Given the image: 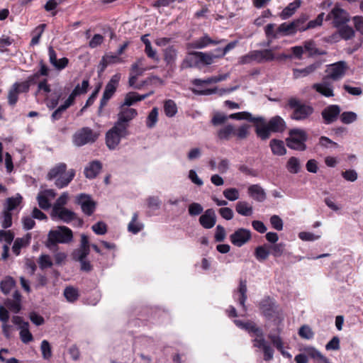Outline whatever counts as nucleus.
I'll return each instance as SVG.
<instances>
[{
  "mask_svg": "<svg viewBox=\"0 0 363 363\" xmlns=\"http://www.w3.org/2000/svg\"><path fill=\"white\" fill-rule=\"evenodd\" d=\"M275 24L269 23L264 27L265 35L267 38L277 39L281 36H293L296 34L294 24L291 22H284L280 24L274 30Z\"/></svg>",
  "mask_w": 363,
  "mask_h": 363,
  "instance_id": "nucleus-6",
  "label": "nucleus"
},
{
  "mask_svg": "<svg viewBox=\"0 0 363 363\" xmlns=\"http://www.w3.org/2000/svg\"><path fill=\"white\" fill-rule=\"evenodd\" d=\"M3 220L1 226L4 229H7L12 225V213L4 208L2 212Z\"/></svg>",
  "mask_w": 363,
  "mask_h": 363,
  "instance_id": "nucleus-61",
  "label": "nucleus"
},
{
  "mask_svg": "<svg viewBox=\"0 0 363 363\" xmlns=\"http://www.w3.org/2000/svg\"><path fill=\"white\" fill-rule=\"evenodd\" d=\"M269 147L272 152L274 155L283 156L286 154V149L282 140L279 139H272L269 142Z\"/></svg>",
  "mask_w": 363,
  "mask_h": 363,
  "instance_id": "nucleus-28",
  "label": "nucleus"
},
{
  "mask_svg": "<svg viewBox=\"0 0 363 363\" xmlns=\"http://www.w3.org/2000/svg\"><path fill=\"white\" fill-rule=\"evenodd\" d=\"M252 238L251 231L248 229L240 228L230 235L231 243L238 247H242Z\"/></svg>",
  "mask_w": 363,
  "mask_h": 363,
  "instance_id": "nucleus-11",
  "label": "nucleus"
},
{
  "mask_svg": "<svg viewBox=\"0 0 363 363\" xmlns=\"http://www.w3.org/2000/svg\"><path fill=\"white\" fill-rule=\"evenodd\" d=\"M19 335L21 341L25 344H28L33 340V336L29 330V327L22 328L20 330Z\"/></svg>",
  "mask_w": 363,
  "mask_h": 363,
  "instance_id": "nucleus-63",
  "label": "nucleus"
},
{
  "mask_svg": "<svg viewBox=\"0 0 363 363\" xmlns=\"http://www.w3.org/2000/svg\"><path fill=\"white\" fill-rule=\"evenodd\" d=\"M346 68L347 64L345 61H339L332 64L327 69L328 77L333 80H337L345 74Z\"/></svg>",
  "mask_w": 363,
  "mask_h": 363,
  "instance_id": "nucleus-15",
  "label": "nucleus"
},
{
  "mask_svg": "<svg viewBox=\"0 0 363 363\" xmlns=\"http://www.w3.org/2000/svg\"><path fill=\"white\" fill-rule=\"evenodd\" d=\"M288 106L293 109L291 118L295 121H303L308 118L314 111L311 106L304 104L296 98H291L288 101Z\"/></svg>",
  "mask_w": 363,
  "mask_h": 363,
  "instance_id": "nucleus-5",
  "label": "nucleus"
},
{
  "mask_svg": "<svg viewBox=\"0 0 363 363\" xmlns=\"http://www.w3.org/2000/svg\"><path fill=\"white\" fill-rule=\"evenodd\" d=\"M102 169V163L99 160L90 162L84 170L86 178L92 179L97 177Z\"/></svg>",
  "mask_w": 363,
  "mask_h": 363,
  "instance_id": "nucleus-18",
  "label": "nucleus"
},
{
  "mask_svg": "<svg viewBox=\"0 0 363 363\" xmlns=\"http://www.w3.org/2000/svg\"><path fill=\"white\" fill-rule=\"evenodd\" d=\"M46 26H47L45 23L40 24L32 31L33 37L30 43V46H34L39 43L41 35L43 33Z\"/></svg>",
  "mask_w": 363,
  "mask_h": 363,
  "instance_id": "nucleus-41",
  "label": "nucleus"
},
{
  "mask_svg": "<svg viewBox=\"0 0 363 363\" xmlns=\"http://www.w3.org/2000/svg\"><path fill=\"white\" fill-rule=\"evenodd\" d=\"M67 199L68 194L67 192L62 193L60 195V196L56 200L52 207V212H53V213H56L57 210L64 208L63 206L67 203Z\"/></svg>",
  "mask_w": 363,
  "mask_h": 363,
  "instance_id": "nucleus-55",
  "label": "nucleus"
},
{
  "mask_svg": "<svg viewBox=\"0 0 363 363\" xmlns=\"http://www.w3.org/2000/svg\"><path fill=\"white\" fill-rule=\"evenodd\" d=\"M320 66V62H315L305 68L303 69H293V75L294 78H299L302 77H306L311 73L313 72Z\"/></svg>",
  "mask_w": 363,
  "mask_h": 363,
  "instance_id": "nucleus-27",
  "label": "nucleus"
},
{
  "mask_svg": "<svg viewBox=\"0 0 363 363\" xmlns=\"http://www.w3.org/2000/svg\"><path fill=\"white\" fill-rule=\"evenodd\" d=\"M340 121L344 124H350L357 119V115L352 111H344L340 113Z\"/></svg>",
  "mask_w": 363,
  "mask_h": 363,
  "instance_id": "nucleus-53",
  "label": "nucleus"
},
{
  "mask_svg": "<svg viewBox=\"0 0 363 363\" xmlns=\"http://www.w3.org/2000/svg\"><path fill=\"white\" fill-rule=\"evenodd\" d=\"M308 135L304 130L293 128L289 132V137L286 139V144L291 150L304 151L307 148L306 145Z\"/></svg>",
  "mask_w": 363,
  "mask_h": 363,
  "instance_id": "nucleus-4",
  "label": "nucleus"
},
{
  "mask_svg": "<svg viewBox=\"0 0 363 363\" xmlns=\"http://www.w3.org/2000/svg\"><path fill=\"white\" fill-rule=\"evenodd\" d=\"M217 217L213 208L206 209L199 217V224L205 229H211L216 223Z\"/></svg>",
  "mask_w": 363,
  "mask_h": 363,
  "instance_id": "nucleus-13",
  "label": "nucleus"
},
{
  "mask_svg": "<svg viewBox=\"0 0 363 363\" xmlns=\"http://www.w3.org/2000/svg\"><path fill=\"white\" fill-rule=\"evenodd\" d=\"M237 291L239 293L240 296L238 298V303L240 306L242 307V311L246 313L247 311V308L245 305L246 300L247 298V281L245 279H240L239 286L238 287Z\"/></svg>",
  "mask_w": 363,
  "mask_h": 363,
  "instance_id": "nucleus-22",
  "label": "nucleus"
},
{
  "mask_svg": "<svg viewBox=\"0 0 363 363\" xmlns=\"http://www.w3.org/2000/svg\"><path fill=\"white\" fill-rule=\"evenodd\" d=\"M76 203L81 206L82 212L88 216H91L96 207V203L89 194L82 193L76 198Z\"/></svg>",
  "mask_w": 363,
  "mask_h": 363,
  "instance_id": "nucleus-10",
  "label": "nucleus"
},
{
  "mask_svg": "<svg viewBox=\"0 0 363 363\" xmlns=\"http://www.w3.org/2000/svg\"><path fill=\"white\" fill-rule=\"evenodd\" d=\"M286 244L284 242L275 243L274 245H269V249L270 250L271 255L274 257H280L284 255Z\"/></svg>",
  "mask_w": 363,
  "mask_h": 363,
  "instance_id": "nucleus-47",
  "label": "nucleus"
},
{
  "mask_svg": "<svg viewBox=\"0 0 363 363\" xmlns=\"http://www.w3.org/2000/svg\"><path fill=\"white\" fill-rule=\"evenodd\" d=\"M226 237L225 229L223 226L218 225L216 228L214 239L216 242H221L224 241Z\"/></svg>",
  "mask_w": 363,
  "mask_h": 363,
  "instance_id": "nucleus-64",
  "label": "nucleus"
},
{
  "mask_svg": "<svg viewBox=\"0 0 363 363\" xmlns=\"http://www.w3.org/2000/svg\"><path fill=\"white\" fill-rule=\"evenodd\" d=\"M121 111L118 114V120L115 122L125 130H128L129 123L138 116V111L133 108H120Z\"/></svg>",
  "mask_w": 363,
  "mask_h": 363,
  "instance_id": "nucleus-9",
  "label": "nucleus"
},
{
  "mask_svg": "<svg viewBox=\"0 0 363 363\" xmlns=\"http://www.w3.org/2000/svg\"><path fill=\"white\" fill-rule=\"evenodd\" d=\"M247 193L250 197L258 202H263L267 195L262 186L259 184H252L247 189Z\"/></svg>",
  "mask_w": 363,
  "mask_h": 363,
  "instance_id": "nucleus-19",
  "label": "nucleus"
},
{
  "mask_svg": "<svg viewBox=\"0 0 363 363\" xmlns=\"http://www.w3.org/2000/svg\"><path fill=\"white\" fill-rule=\"evenodd\" d=\"M313 89L326 97L334 96L333 86L329 83H317L313 85Z\"/></svg>",
  "mask_w": 363,
  "mask_h": 363,
  "instance_id": "nucleus-32",
  "label": "nucleus"
},
{
  "mask_svg": "<svg viewBox=\"0 0 363 363\" xmlns=\"http://www.w3.org/2000/svg\"><path fill=\"white\" fill-rule=\"evenodd\" d=\"M75 174L76 172L74 169H69L66 175H61L55 180V186L59 189L67 186L72 181Z\"/></svg>",
  "mask_w": 363,
  "mask_h": 363,
  "instance_id": "nucleus-30",
  "label": "nucleus"
},
{
  "mask_svg": "<svg viewBox=\"0 0 363 363\" xmlns=\"http://www.w3.org/2000/svg\"><path fill=\"white\" fill-rule=\"evenodd\" d=\"M224 41V39L220 40H213L207 34H205L203 36L199 38L198 40L189 43V47L194 49H202L210 44L217 45Z\"/></svg>",
  "mask_w": 363,
  "mask_h": 363,
  "instance_id": "nucleus-17",
  "label": "nucleus"
},
{
  "mask_svg": "<svg viewBox=\"0 0 363 363\" xmlns=\"http://www.w3.org/2000/svg\"><path fill=\"white\" fill-rule=\"evenodd\" d=\"M250 125L244 123L241 125L238 129L235 128L234 135L236 136L238 140H244L247 138L250 134Z\"/></svg>",
  "mask_w": 363,
  "mask_h": 363,
  "instance_id": "nucleus-51",
  "label": "nucleus"
},
{
  "mask_svg": "<svg viewBox=\"0 0 363 363\" xmlns=\"http://www.w3.org/2000/svg\"><path fill=\"white\" fill-rule=\"evenodd\" d=\"M189 55L197 56L199 67L210 65L213 63L215 59L212 52L191 51L189 52Z\"/></svg>",
  "mask_w": 363,
  "mask_h": 363,
  "instance_id": "nucleus-21",
  "label": "nucleus"
},
{
  "mask_svg": "<svg viewBox=\"0 0 363 363\" xmlns=\"http://www.w3.org/2000/svg\"><path fill=\"white\" fill-rule=\"evenodd\" d=\"M331 13L333 16V24L335 28L347 25L350 21L348 13L343 9L335 7L332 9Z\"/></svg>",
  "mask_w": 363,
  "mask_h": 363,
  "instance_id": "nucleus-14",
  "label": "nucleus"
},
{
  "mask_svg": "<svg viewBox=\"0 0 363 363\" xmlns=\"http://www.w3.org/2000/svg\"><path fill=\"white\" fill-rule=\"evenodd\" d=\"M92 230L99 235H104L107 233V225L104 221H98L91 226Z\"/></svg>",
  "mask_w": 363,
  "mask_h": 363,
  "instance_id": "nucleus-62",
  "label": "nucleus"
},
{
  "mask_svg": "<svg viewBox=\"0 0 363 363\" xmlns=\"http://www.w3.org/2000/svg\"><path fill=\"white\" fill-rule=\"evenodd\" d=\"M158 119V108L154 107L151 111L149 113L146 125L149 128H152L155 126V124Z\"/></svg>",
  "mask_w": 363,
  "mask_h": 363,
  "instance_id": "nucleus-52",
  "label": "nucleus"
},
{
  "mask_svg": "<svg viewBox=\"0 0 363 363\" xmlns=\"http://www.w3.org/2000/svg\"><path fill=\"white\" fill-rule=\"evenodd\" d=\"M51 216L52 218L57 217L60 220L66 223H69L71 221L77 218V214L67 208H62L57 210L56 213H53V212H52Z\"/></svg>",
  "mask_w": 363,
  "mask_h": 363,
  "instance_id": "nucleus-20",
  "label": "nucleus"
},
{
  "mask_svg": "<svg viewBox=\"0 0 363 363\" xmlns=\"http://www.w3.org/2000/svg\"><path fill=\"white\" fill-rule=\"evenodd\" d=\"M341 108L339 105L333 104L326 106L321 112L323 123L326 125L336 121L340 116Z\"/></svg>",
  "mask_w": 363,
  "mask_h": 363,
  "instance_id": "nucleus-12",
  "label": "nucleus"
},
{
  "mask_svg": "<svg viewBox=\"0 0 363 363\" xmlns=\"http://www.w3.org/2000/svg\"><path fill=\"white\" fill-rule=\"evenodd\" d=\"M303 45L304 50L308 53L309 57L325 55L327 54L325 50H319L315 48V43L313 40H306L303 42Z\"/></svg>",
  "mask_w": 363,
  "mask_h": 363,
  "instance_id": "nucleus-29",
  "label": "nucleus"
},
{
  "mask_svg": "<svg viewBox=\"0 0 363 363\" xmlns=\"http://www.w3.org/2000/svg\"><path fill=\"white\" fill-rule=\"evenodd\" d=\"M99 134L89 127H84L73 135V142L77 146H82L87 143H94Z\"/></svg>",
  "mask_w": 363,
  "mask_h": 363,
  "instance_id": "nucleus-8",
  "label": "nucleus"
},
{
  "mask_svg": "<svg viewBox=\"0 0 363 363\" xmlns=\"http://www.w3.org/2000/svg\"><path fill=\"white\" fill-rule=\"evenodd\" d=\"M164 111L167 117H173L177 113V107L172 99L166 100L164 104Z\"/></svg>",
  "mask_w": 363,
  "mask_h": 363,
  "instance_id": "nucleus-48",
  "label": "nucleus"
},
{
  "mask_svg": "<svg viewBox=\"0 0 363 363\" xmlns=\"http://www.w3.org/2000/svg\"><path fill=\"white\" fill-rule=\"evenodd\" d=\"M15 279L10 276H7L0 282V289L3 294L7 295L11 289L16 286Z\"/></svg>",
  "mask_w": 363,
  "mask_h": 363,
  "instance_id": "nucleus-39",
  "label": "nucleus"
},
{
  "mask_svg": "<svg viewBox=\"0 0 363 363\" xmlns=\"http://www.w3.org/2000/svg\"><path fill=\"white\" fill-rule=\"evenodd\" d=\"M21 93L19 89V83H14L9 91L8 104L11 106H14L18 100V94Z\"/></svg>",
  "mask_w": 363,
  "mask_h": 363,
  "instance_id": "nucleus-36",
  "label": "nucleus"
},
{
  "mask_svg": "<svg viewBox=\"0 0 363 363\" xmlns=\"http://www.w3.org/2000/svg\"><path fill=\"white\" fill-rule=\"evenodd\" d=\"M40 350L42 352V355H43V359L48 360L52 357V354L51 346H50V342L48 340H44L42 341L41 345H40Z\"/></svg>",
  "mask_w": 363,
  "mask_h": 363,
  "instance_id": "nucleus-58",
  "label": "nucleus"
},
{
  "mask_svg": "<svg viewBox=\"0 0 363 363\" xmlns=\"http://www.w3.org/2000/svg\"><path fill=\"white\" fill-rule=\"evenodd\" d=\"M4 303L8 310L16 314L19 313L22 309V303L21 302L13 301L9 298L4 301Z\"/></svg>",
  "mask_w": 363,
  "mask_h": 363,
  "instance_id": "nucleus-50",
  "label": "nucleus"
},
{
  "mask_svg": "<svg viewBox=\"0 0 363 363\" xmlns=\"http://www.w3.org/2000/svg\"><path fill=\"white\" fill-rule=\"evenodd\" d=\"M23 201V197L20 194H16L15 196L9 197L6 200L4 208L8 211H14Z\"/></svg>",
  "mask_w": 363,
  "mask_h": 363,
  "instance_id": "nucleus-31",
  "label": "nucleus"
},
{
  "mask_svg": "<svg viewBox=\"0 0 363 363\" xmlns=\"http://www.w3.org/2000/svg\"><path fill=\"white\" fill-rule=\"evenodd\" d=\"M298 335L304 339L311 340L314 336L312 329L307 325H302L298 332Z\"/></svg>",
  "mask_w": 363,
  "mask_h": 363,
  "instance_id": "nucleus-56",
  "label": "nucleus"
},
{
  "mask_svg": "<svg viewBox=\"0 0 363 363\" xmlns=\"http://www.w3.org/2000/svg\"><path fill=\"white\" fill-rule=\"evenodd\" d=\"M235 325L247 331L248 333L254 334L256 337H261L264 335V333L262 328L257 327L256 324L252 321L243 322L240 320H234Z\"/></svg>",
  "mask_w": 363,
  "mask_h": 363,
  "instance_id": "nucleus-16",
  "label": "nucleus"
},
{
  "mask_svg": "<svg viewBox=\"0 0 363 363\" xmlns=\"http://www.w3.org/2000/svg\"><path fill=\"white\" fill-rule=\"evenodd\" d=\"M89 86V81L88 79H86L82 81L81 86L79 84H77L72 92L74 93V94H75L76 96H78L82 94H85L87 93Z\"/></svg>",
  "mask_w": 363,
  "mask_h": 363,
  "instance_id": "nucleus-54",
  "label": "nucleus"
},
{
  "mask_svg": "<svg viewBox=\"0 0 363 363\" xmlns=\"http://www.w3.org/2000/svg\"><path fill=\"white\" fill-rule=\"evenodd\" d=\"M235 126L233 124H227L217 132L218 138L221 140H229L234 135Z\"/></svg>",
  "mask_w": 363,
  "mask_h": 363,
  "instance_id": "nucleus-33",
  "label": "nucleus"
},
{
  "mask_svg": "<svg viewBox=\"0 0 363 363\" xmlns=\"http://www.w3.org/2000/svg\"><path fill=\"white\" fill-rule=\"evenodd\" d=\"M62 96V91L61 88L58 89L57 90H55L52 94V98L47 103L48 108L50 110L55 108L57 106Z\"/></svg>",
  "mask_w": 363,
  "mask_h": 363,
  "instance_id": "nucleus-44",
  "label": "nucleus"
},
{
  "mask_svg": "<svg viewBox=\"0 0 363 363\" xmlns=\"http://www.w3.org/2000/svg\"><path fill=\"white\" fill-rule=\"evenodd\" d=\"M191 67H199L197 56L189 55L185 57L180 65L181 69Z\"/></svg>",
  "mask_w": 363,
  "mask_h": 363,
  "instance_id": "nucleus-46",
  "label": "nucleus"
},
{
  "mask_svg": "<svg viewBox=\"0 0 363 363\" xmlns=\"http://www.w3.org/2000/svg\"><path fill=\"white\" fill-rule=\"evenodd\" d=\"M259 308L262 315L267 320H272L277 326L281 324L284 318L278 310L276 301L270 296L264 297L259 303Z\"/></svg>",
  "mask_w": 363,
  "mask_h": 363,
  "instance_id": "nucleus-2",
  "label": "nucleus"
},
{
  "mask_svg": "<svg viewBox=\"0 0 363 363\" xmlns=\"http://www.w3.org/2000/svg\"><path fill=\"white\" fill-rule=\"evenodd\" d=\"M286 168L291 174L298 173L301 168L299 160L296 157H291L286 163Z\"/></svg>",
  "mask_w": 363,
  "mask_h": 363,
  "instance_id": "nucleus-49",
  "label": "nucleus"
},
{
  "mask_svg": "<svg viewBox=\"0 0 363 363\" xmlns=\"http://www.w3.org/2000/svg\"><path fill=\"white\" fill-rule=\"evenodd\" d=\"M164 60L167 66L172 68L175 66V61L177 56V50L173 45L168 46L163 50Z\"/></svg>",
  "mask_w": 363,
  "mask_h": 363,
  "instance_id": "nucleus-25",
  "label": "nucleus"
},
{
  "mask_svg": "<svg viewBox=\"0 0 363 363\" xmlns=\"http://www.w3.org/2000/svg\"><path fill=\"white\" fill-rule=\"evenodd\" d=\"M281 331V329L279 328V326H277L276 332L277 334H274L272 333H270L268 334V338L271 340L272 345L278 350H281L283 346V342L279 336V334Z\"/></svg>",
  "mask_w": 363,
  "mask_h": 363,
  "instance_id": "nucleus-42",
  "label": "nucleus"
},
{
  "mask_svg": "<svg viewBox=\"0 0 363 363\" xmlns=\"http://www.w3.org/2000/svg\"><path fill=\"white\" fill-rule=\"evenodd\" d=\"M128 135V130H125L114 123L113 126L106 133V144L110 150H114L121 139L126 138Z\"/></svg>",
  "mask_w": 363,
  "mask_h": 363,
  "instance_id": "nucleus-7",
  "label": "nucleus"
},
{
  "mask_svg": "<svg viewBox=\"0 0 363 363\" xmlns=\"http://www.w3.org/2000/svg\"><path fill=\"white\" fill-rule=\"evenodd\" d=\"M301 0H294V1L289 3L280 13V18L283 20L289 18L301 6Z\"/></svg>",
  "mask_w": 363,
  "mask_h": 363,
  "instance_id": "nucleus-23",
  "label": "nucleus"
},
{
  "mask_svg": "<svg viewBox=\"0 0 363 363\" xmlns=\"http://www.w3.org/2000/svg\"><path fill=\"white\" fill-rule=\"evenodd\" d=\"M66 169L67 164L65 163H60L49 171L47 179L52 180L55 178L59 177L66 172Z\"/></svg>",
  "mask_w": 363,
  "mask_h": 363,
  "instance_id": "nucleus-37",
  "label": "nucleus"
},
{
  "mask_svg": "<svg viewBox=\"0 0 363 363\" xmlns=\"http://www.w3.org/2000/svg\"><path fill=\"white\" fill-rule=\"evenodd\" d=\"M31 240V234L27 233L23 238H17L13 242L12 251L16 255H19L21 249L30 244Z\"/></svg>",
  "mask_w": 363,
  "mask_h": 363,
  "instance_id": "nucleus-26",
  "label": "nucleus"
},
{
  "mask_svg": "<svg viewBox=\"0 0 363 363\" xmlns=\"http://www.w3.org/2000/svg\"><path fill=\"white\" fill-rule=\"evenodd\" d=\"M223 196L230 201H236L239 199V191L236 188H228L223 191Z\"/></svg>",
  "mask_w": 363,
  "mask_h": 363,
  "instance_id": "nucleus-57",
  "label": "nucleus"
},
{
  "mask_svg": "<svg viewBox=\"0 0 363 363\" xmlns=\"http://www.w3.org/2000/svg\"><path fill=\"white\" fill-rule=\"evenodd\" d=\"M138 218V213H134L132 217V220L128 225V231L133 234H137L143 229V224L137 222Z\"/></svg>",
  "mask_w": 363,
  "mask_h": 363,
  "instance_id": "nucleus-43",
  "label": "nucleus"
},
{
  "mask_svg": "<svg viewBox=\"0 0 363 363\" xmlns=\"http://www.w3.org/2000/svg\"><path fill=\"white\" fill-rule=\"evenodd\" d=\"M256 136L262 141L268 140L272 133H282L286 129L284 120L279 116H275L269 121L263 116H257L256 124H253Z\"/></svg>",
  "mask_w": 363,
  "mask_h": 363,
  "instance_id": "nucleus-1",
  "label": "nucleus"
},
{
  "mask_svg": "<svg viewBox=\"0 0 363 363\" xmlns=\"http://www.w3.org/2000/svg\"><path fill=\"white\" fill-rule=\"evenodd\" d=\"M318 145L325 148H337L339 145L326 136H321L319 138Z\"/></svg>",
  "mask_w": 363,
  "mask_h": 363,
  "instance_id": "nucleus-60",
  "label": "nucleus"
},
{
  "mask_svg": "<svg viewBox=\"0 0 363 363\" xmlns=\"http://www.w3.org/2000/svg\"><path fill=\"white\" fill-rule=\"evenodd\" d=\"M188 211H189V214L191 216H196L200 214H202V213L203 211V208L200 203H196V202H193L189 205Z\"/></svg>",
  "mask_w": 363,
  "mask_h": 363,
  "instance_id": "nucleus-59",
  "label": "nucleus"
},
{
  "mask_svg": "<svg viewBox=\"0 0 363 363\" xmlns=\"http://www.w3.org/2000/svg\"><path fill=\"white\" fill-rule=\"evenodd\" d=\"M337 28L340 38L345 40H351L355 35V30L348 25H345Z\"/></svg>",
  "mask_w": 363,
  "mask_h": 363,
  "instance_id": "nucleus-40",
  "label": "nucleus"
},
{
  "mask_svg": "<svg viewBox=\"0 0 363 363\" xmlns=\"http://www.w3.org/2000/svg\"><path fill=\"white\" fill-rule=\"evenodd\" d=\"M64 296L67 301L74 303L78 299L79 294L76 288L73 286H67L64 290Z\"/></svg>",
  "mask_w": 363,
  "mask_h": 363,
  "instance_id": "nucleus-45",
  "label": "nucleus"
},
{
  "mask_svg": "<svg viewBox=\"0 0 363 363\" xmlns=\"http://www.w3.org/2000/svg\"><path fill=\"white\" fill-rule=\"evenodd\" d=\"M119 80L120 75L118 74L113 75L106 84L103 95L111 99L116 91Z\"/></svg>",
  "mask_w": 363,
  "mask_h": 363,
  "instance_id": "nucleus-24",
  "label": "nucleus"
},
{
  "mask_svg": "<svg viewBox=\"0 0 363 363\" xmlns=\"http://www.w3.org/2000/svg\"><path fill=\"white\" fill-rule=\"evenodd\" d=\"M229 118L238 121L245 120L249 122L253 123V124H256L257 121V116H253L251 113L247 111H242L232 113L229 115Z\"/></svg>",
  "mask_w": 363,
  "mask_h": 363,
  "instance_id": "nucleus-34",
  "label": "nucleus"
},
{
  "mask_svg": "<svg viewBox=\"0 0 363 363\" xmlns=\"http://www.w3.org/2000/svg\"><path fill=\"white\" fill-rule=\"evenodd\" d=\"M73 240L72 230L65 226H57L55 230H50L48 235V240L46 241V247L52 249L57 247L58 243L67 244Z\"/></svg>",
  "mask_w": 363,
  "mask_h": 363,
  "instance_id": "nucleus-3",
  "label": "nucleus"
},
{
  "mask_svg": "<svg viewBox=\"0 0 363 363\" xmlns=\"http://www.w3.org/2000/svg\"><path fill=\"white\" fill-rule=\"evenodd\" d=\"M270 254L271 252L269 249V245L266 244L257 246L254 252L255 258L259 262L266 260Z\"/></svg>",
  "mask_w": 363,
  "mask_h": 363,
  "instance_id": "nucleus-35",
  "label": "nucleus"
},
{
  "mask_svg": "<svg viewBox=\"0 0 363 363\" xmlns=\"http://www.w3.org/2000/svg\"><path fill=\"white\" fill-rule=\"evenodd\" d=\"M235 210L241 216H250L253 213V209L247 201H240L236 203Z\"/></svg>",
  "mask_w": 363,
  "mask_h": 363,
  "instance_id": "nucleus-38",
  "label": "nucleus"
}]
</instances>
